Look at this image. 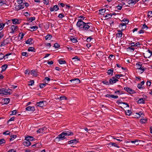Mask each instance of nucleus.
Masks as SVG:
<instances>
[{
	"label": "nucleus",
	"mask_w": 152,
	"mask_h": 152,
	"mask_svg": "<svg viewBox=\"0 0 152 152\" xmlns=\"http://www.w3.org/2000/svg\"><path fill=\"white\" fill-rule=\"evenodd\" d=\"M35 18L34 17H31V18H28V19H27V20L28 21H31V22H32V21L35 20Z\"/></svg>",
	"instance_id": "37"
},
{
	"label": "nucleus",
	"mask_w": 152,
	"mask_h": 152,
	"mask_svg": "<svg viewBox=\"0 0 152 152\" xmlns=\"http://www.w3.org/2000/svg\"><path fill=\"white\" fill-rule=\"evenodd\" d=\"M105 17L106 18L107 17V19L110 18L112 17L110 13V14H107L105 16Z\"/></svg>",
	"instance_id": "57"
},
{
	"label": "nucleus",
	"mask_w": 152,
	"mask_h": 152,
	"mask_svg": "<svg viewBox=\"0 0 152 152\" xmlns=\"http://www.w3.org/2000/svg\"><path fill=\"white\" fill-rule=\"evenodd\" d=\"M1 94L7 95L10 94L7 91H6V90L4 88H2L0 89V95Z\"/></svg>",
	"instance_id": "6"
},
{
	"label": "nucleus",
	"mask_w": 152,
	"mask_h": 152,
	"mask_svg": "<svg viewBox=\"0 0 152 152\" xmlns=\"http://www.w3.org/2000/svg\"><path fill=\"white\" fill-rule=\"evenodd\" d=\"M34 83V81L33 80H31L29 82L28 85L29 86H32Z\"/></svg>",
	"instance_id": "55"
},
{
	"label": "nucleus",
	"mask_w": 152,
	"mask_h": 152,
	"mask_svg": "<svg viewBox=\"0 0 152 152\" xmlns=\"http://www.w3.org/2000/svg\"><path fill=\"white\" fill-rule=\"evenodd\" d=\"M151 15H152V11H149L148 12V17H150Z\"/></svg>",
	"instance_id": "63"
},
{
	"label": "nucleus",
	"mask_w": 152,
	"mask_h": 152,
	"mask_svg": "<svg viewBox=\"0 0 152 152\" xmlns=\"http://www.w3.org/2000/svg\"><path fill=\"white\" fill-rule=\"evenodd\" d=\"M135 4L133 0H130L128 1V4Z\"/></svg>",
	"instance_id": "53"
},
{
	"label": "nucleus",
	"mask_w": 152,
	"mask_h": 152,
	"mask_svg": "<svg viewBox=\"0 0 152 152\" xmlns=\"http://www.w3.org/2000/svg\"><path fill=\"white\" fill-rule=\"evenodd\" d=\"M26 110L28 111H33L35 110V109L34 107H31L30 106H28L26 108Z\"/></svg>",
	"instance_id": "17"
},
{
	"label": "nucleus",
	"mask_w": 152,
	"mask_h": 152,
	"mask_svg": "<svg viewBox=\"0 0 152 152\" xmlns=\"http://www.w3.org/2000/svg\"><path fill=\"white\" fill-rule=\"evenodd\" d=\"M11 31L10 32L11 33H14L15 30H17L18 28V26L12 25L11 27Z\"/></svg>",
	"instance_id": "13"
},
{
	"label": "nucleus",
	"mask_w": 152,
	"mask_h": 152,
	"mask_svg": "<svg viewBox=\"0 0 152 152\" xmlns=\"http://www.w3.org/2000/svg\"><path fill=\"white\" fill-rule=\"evenodd\" d=\"M59 10V8L57 5H54L53 7H50V12H53L54 11H57Z\"/></svg>",
	"instance_id": "9"
},
{
	"label": "nucleus",
	"mask_w": 152,
	"mask_h": 152,
	"mask_svg": "<svg viewBox=\"0 0 152 152\" xmlns=\"http://www.w3.org/2000/svg\"><path fill=\"white\" fill-rule=\"evenodd\" d=\"M74 59L76 60H75V61H80V58H79L77 56H75L74 57H73L72 58V60H73Z\"/></svg>",
	"instance_id": "42"
},
{
	"label": "nucleus",
	"mask_w": 152,
	"mask_h": 152,
	"mask_svg": "<svg viewBox=\"0 0 152 152\" xmlns=\"http://www.w3.org/2000/svg\"><path fill=\"white\" fill-rule=\"evenodd\" d=\"M46 102V101H40L37 103L36 105L37 106L42 107L44 106V103Z\"/></svg>",
	"instance_id": "11"
},
{
	"label": "nucleus",
	"mask_w": 152,
	"mask_h": 152,
	"mask_svg": "<svg viewBox=\"0 0 152 152\" xmlns=\"http://www.w3.org/2000/svg\"><path fill=\"white\" fill-rule=\"evenodd\" d=\"M29 28L31 29V30H29L31 31H36L38 28V27L37 26H34L32 27H30Z\"/></svg>",
	"instance_id": "21"
},
{
	"label": "nucleus",
	"mask_w": 152,
	"mask_h": 152,
	"mask_svg": "<svg viewBox=\"0 0 152 152\" xmlns=\"http://www.w3.org/2000/svg\"><path fill=\"white\" fill-rule=\"evenodd\" d=\"M70 39L72 42L73 43H76L77 42V39L73 36H71Z\"/></svg>",
	"instance_id": "22"
},
{
	"label": "nucleus",
	"mask_w": 152,
	"mask_h": 152,
	"mask_svg": "<svg viewBox=\"0 0 152 152\" xmlns=\"http://www.w3.org/2000/svg\"><path fill=\"white\" fill-rule=\"evenodd\" d=\"M78 140L77 139L74 140H72L68 141V143L69 144H72L73 145H74L76 144L77 142H79Z\"/></svg>",
	"instance_id": "10"
},
{
	"label": "nucleus",
	"mask_w": 152,
	"mask_h": 152,
	"mask_svg": "<svg viewBox=\"0 0 152 152\" xmlns=\"http://www.w3.org/2000/svg\"><path fill=\"white\" fill-rule=\"evenodd\" d=\"M145 28H146V29H147L148 28V27L145 24H144L143 25L142 27V29H144Z\"/></svg>",
	"instance_id": "62"
},
{
	"label": "nucleus",
	"mask_w": 152,
	"mask_h": 152,
	"mask_svg": "<svg viewBox=\"0 0 152 152\" xmlns=\"http://www.w3.org/2000/svg\"><path fill=\"white\" fill-rule=\"evenodd\" d=\"M74 135L73 133L71 131H64L59 134L57 137L55 139V141L58 142L60 140H63L65 139V136H72Z\"/></svg>",
	"instance_id": "1"
},
{
	"label": "nucleus",
	"mask_w": 152,
	"mask_h": 152,
	"mask_svg": "<svg viewBox=\"0 0 152 152\" xmlns=\"http://www.w3.org/2000/svg\"><path fill=\"white\" fill-rule=\"evenodd\" d=\"M121 26L123 28V29H125L126 27V24L123 23L120 24V26H119L120 27Z\"/></svg>",
	"instance_id": "34"
},
{
	"label": "nucleus",
	"mask_w": 152,
	"mask_h": 152,
	"mask_svg": "<svg viewBox=\"0 0 152 152\" xmlns=\"http://www.w3.org/2000/svg\"><path fill=\"white\" fill-rule=\"evenodd\" d=\"M28 51H31L34 52H35V49L34 47H30L28 49Z\"/></svg>",
	"instance_id": "24"
},
{
	"label": "nucleus",
	"mask_w": 152,
	"mask_h": 152,
	"mask_svg": "<svg viewBox=\"0 0 152 152\" xmlns=\"http://www.w3.org/2000/svg\"><path fill=\"white\" fill-rule=\"evenodd\" d=\"M122 35L123 33H117L116 34V36L117 37L121 38Z\"/></svg>",
	"instance_id": "43"
},
{
	"label": "nucleus",
	"mask_w": 152,
	"mask_h": 152,
	"mask_svg": "<svg viewBox=\"0 0 152 152\" xmlns=\"http://www.w3.org/2000/svg\"><path fill=\"white\" fill-rule=\"evenodd\" d=\"M55 48H57L60 47V45L57 43H55L54 44V46Z\"/></svg>",
	"instance_id": "52"
},
{
	"label": "nucleus",
	"mask_w": 152,
	"mask_h": 152,
	"mask_svg": "<svg viewBox=\"0 0 152 152\" xmlns=\"http://www.w3.org/2000/svg\"><path fill=\"white\" fill-rule=\"evenodd\" d=\"M76 25L80 30L87 31V28L89 27L87 25L85 26V23L81 19L78 20Z\"/></svg>",
	"instance_id": "2"
},
{
	"label": "nucleus",
	"mask_w": 152,
	"mask_h": 152,
	"mask_svg": "<svg viewBox=\"0 0 152 152\" xmlns=\"http://www.w3.org/2000/svg\"><path fill=\"white\" fill-rule=\"evenodd\" d=\"M46 86V84L44 83H41L39 85V87L41 88H42Z\"/></svg>",
	"instance_id": "56"
},
{
	"label": "nucleus",
	"mask_w": 152,
	"mask_h": 152,
	"mask_svg": "<svg viewBox=\"0 0 152 152\" xmlns=\"http://www.w3.org/2000/svg\"><path fill=\"white\" fill-rule=\"evenodd\" d=\"M31 75L34 76H36L37 75V72L34 70H32L31 72Z\"/></svg>",
	"instance_id": "26"
},
{
	"label": "nucleus",
	"mask_w": 152,
	"mask_h": 152,
	"mask_svg": "<svg viewBox=\"0 0 152 152\" xmlns=\"http://www.w3.org/2000/svg\"><path fill=\"white\" fill-rule=\"evenodd\" d=\"M145 98H141L138 101V103L139 104H145Z\"/></svg>",
	"instance_id": "19"
},
{
	"label": "nucleus",
	"mask_w": 152,
	"mask_h": 152,
	"mask_svg": "<svg viewBox=\"0 0 152 152\" xmlns=\"http://www.w3.org/2000/svg\"><path fill=\"white\" fill-rule=\"evenodd\" d=\"M4 104H8L10 101V99L9 98H5L4 99Z\"/></svg>",
	"instance_id": "31"
},
{
	"label": "nucleus",
	"mask_w": 152,
	"mask_h": 152,
	"mask_svg": "<svg viewBox=\"0 0 152 152\" xmlns=\"http://www.w3.org/2000/svg\"><path fill=\"white\" fill-rule=\"evenodd\" d=\"M58 63L60 64H66V62L64 60L61 59H60L58 60Z\"/></svg>",
	"instance_id": "29"
},
{
	"label": "nucleus",
	"mask_w": 152,
	"mask_h": 152,
	"mask_svg": "<svg viewBox=\"0 0 152 152\" xmlns=\"http://www.w3.org/2000/svg\"><path fill=\"white\" fill-rule=\"evenodd\" d=\"M64 16L63 13H61L59 14L58 16V17L60 18H62L64 17Z\"/></svg>",
	"instance_id": "44"
},
{
	"label": "nucleus",
	"mask_w": 152,
	"mask_h": 152,
	"mask_svg": "<svg viewBox=\"0 0 152 152\" xmlns=\"http://www.w3.org/2000/svg\"><path fill=\"white\" fill-rule=\"evenodd\" d=\"M147 119L142 118L140 120V122L142 124H144L147 123Z\"/></svg>",
	"instance_id": "28"
},
{
	"label": "nucleus",
	"mask_w": 152,
	"mask_h": 152,
	"mask_svg": "<svg viewBox=\"0 0 152 152\" xmlns=\"http://www.w3.org/2000/svg\"><path fill=\"white\" fill-rule=\"evenodd\" d=\"M142 66V65L141 64V63L138 62L136 64L135 68L137 69H140Z\"/></svg>",
	"instance_id": "14"
},
{
	"label": "nucleus",
	"mask_w": 152,
	"mask_h": 152,
	"mask_svg": "<svg viewBox=\"0 0 152 152\" xmlns=\"http://www.w3.org/2000/svg\"><path fill=\"white\" fill-rule=\"evenodd\" d=\"M135 46L137 47H139V46L140 45V43L139 42H137L136 43L134 44Z\"/></svg>",
	"instance_id": "64"
},
{
	"label": "nucleus",
	"mask_w": 152,
	"mask_h": 152,
	"mask_svg": "<svg viewBox=\"0 0 152 152\" xmlns=\"http://www.w3.org/2000/svg\"><path fill=\"white\" fill-rule=\"evenodd\" d=\"M124 102H123L121 101L120 100H117L116 103H117L118 104H123L124 103Z\"/></svg>",
	"instance_id": "59"
},
{
	"label": "nucleus",
	"mask_w": 152,
	"mask_h": 152,
	"mask_svg": "<svg viewBox=\"0 0 152 152\" xmlns=\"http://www.w3.org/2000/svg\"><path fill=\"white\" fill-rule=\"evenodd\" d=\"M17 2L18 4H21L23 3V0H17Z\"/></svg>",
	"instance_id": "61"
},
{
	"label": "nucleus",
	"mask_w": 152,
	"mask_h": 152,
	"mask_svg": "<svg viewBox=\"0 0 152 152\" xmlns=\"http://www.w3.org/2000/svg\"><path fill=\"white\" fill-rule=\"evenodd\" d=\"M20 34L21 35L20 40H21L23 38V36L24 35V34L20 33L19 34V37L20 36Z\"/></svg>",
	"instance_id": "58"
},
{
	"label": "nucleus",
	"mask_w": 152,
	"mask_h": 152,
	"mask_svg": "<svg viewBox=\"0 0 152 152\" xmlns=\"http://www.w3.org/2000/svg\"><path fill=\"white\" fill-rule=\"evenodd\" d=\"M118 81V80L115 78V77H113L110 79L109 83L111 84H113L114 83H115L116 82Z\"/></svg>",
	"instance_id": "5"
},
{
	"label": "nucleus",
	"mask_w": 152,
	"mask_h": 152,
	"mask_svg": "<svg viewBox=\"0 0 152 152\" xmlns=\"http://www.w3.org/2000/svg\"><path fill=\"white\" fill-rule=\"evenodd\" d=\"M47 128L45 126H44L42 127V128L39 129L37 131V133H43L45 131L47 130Z\"/></svg>",
	"instance_id": "4"
},
{
	"label": "nucleus",
	"mask_w": 152,
	"mask_h": 152,
	"mask_svg": "<svg viewBox=\"0 0 152 152\" xmlns=\"http://www.w3.org/2000/svg\"><path fill=\"white\" fill-rule=\"evenodd\" d=\"M4 58V59H5L4 54L2 53H0V60Z\"/></svg>",
	"instance_id": "45"
},
{
	"label": "nucleus",
	"mask_w": 152,
	"mask_h": 152,
	"mask_svg": "<svg viewBox=\"0 0 152 152\" xmlns=\"http://www.w3.org/2000/svg\"><path fill=\"white\" fill-rule=\"evenodd\" d=\"M5 24L1 23H0V30H2L5 26Z\"/></svg>",
	"instance_id": "49"
},
{
	"label": "nucleus",
	"mask_w": 152,
	"mask_h": 152,
	"mask_svg": "<svg viewBox=\"0 0 152 152\" xmlns=\"http://www.w3.org/2000/svg\"><path fill=\"white\" fill-rule=\"evenodd\" d=\"M85 26L87 25L89 27L87 28V31L89 29V31H93L94 29L92 27V24L90 22H88L87 23H85Z\"/></svg>",
	"instance_id": "3"
},
{
	"label": "nucleus",
	"mask_w": 152,
	"mask_h": 152,
	"mask_svg": "<svg viewBox=\"0 0 152 152\" xmlns=\"http://www.w3.org/2000/svg\"><path fill=\"white\" fill-rule=\"evenodd\" d=\"M23 144L25 146H28L30 145L31 143L29 140H26V141L23 142Z\"/></svg>",
	"instance_id": "18"
},
{
	"label": "nucleus",
	"mask_w": 152,
	"mask_h": 152,
	"mask_svg": "<svg viewBox=\"0 0 152 152\" xmlns=\"http://www.w3.org/2000/svg\"><path fill=\"white\" fill-rule=\"evenodd\" d=\"M139 83L137 84V87L139 89H142L143 88V87Z\"/></svg>",
	"instance_id": "50"
},
{
	"label": "nucleus",
	"mask_w": 152,
	"mask_h": 152,
	"mask_svg": "<svg viewBox=\"0 0 152 152\" xmlns=\"http://www.w3.org/2000/svg\"><path fill=\"white\" fill-rule=\"evenodd\" d=\"M70 81L73 83V84H77L80 82V80L78 78H75L71 80Z\"/></svg>",
	"instance_id": "8"
},
{
	"label": "nucleus",
	"mask_w": 152,
	"mask_h": 152,
	"mask_svg": "<svg viewBox=\"0 0 152 152\" xmlns=\"http://www.w3.org/2000/svg\"><path fill=\"white\" fill-rule=\"evenodd\" d=\"M12 22L14 24H18L20 23L19 21V20L17 19H13L11 20Z\"/></svg>",
	"instance_id": "16"
},
{
	"label": "nucleus",
	"mask_w": 152,
	"mask_h": 152,
	"mask_svg": "<svg viewBox=\"0 0 152 152\" xmlns=\"http://www.w3.org/2000/svg\"><path fill=\"white\" fill-rule=\"evenodd\" d=\"M60 100H67V98L65 96H61L59 97Z\"/></svg>",
	"instance_id": "39"
},
{
	"label": "nucleus",
	"mask_w": 152,
	"mask_h": 152,
	"mask_svg": "<svg viewBox=\"0 0 152 152\" xmlns=\"http://www.w3.org/2000/svg\"><path fill=\"white\" fill-rule=\"evenodd\" d=\"M17 136L16 135H12L11 136V138L10 139V141L13 140L14 139L17 137Z\"/></svg>",
	"instance_id": "36"
},
{
	"label": "nucleus",
	"mask_w": 152,
	"mask_h": 152,
	"mask_svg": "<svg viewBox=\"0 0 152 152\" xmlns=\"http://www.w3.org/2000/svg\"><path fill=\"white\" fill-rule=\"evenodd\" d=\"M52 36L50 34H48L45 37V40H50L52 38Z\"/></svg>",
	"instance_id": "23"
},
{
	"label": "nucleus",
	"mask_w": 152,
	"mask_h": 152,
	"mask_svg": "<svg viewBox=\"0 0 152 152\" xmlns=\"http://www.w3.org/2000/svg\"><path fill=\"white\" fill-rule=\"evenodd\" d=\"M6 142L5 140L4 139H0V145L5 143Z\"/></svg>",
	"instance_id": "47"
},
{
	"label": "nucleus",
	"mask_w": 152,
	"mask_h": 152,
	"mask_svg": "<svg viewBox=\"0 0 152 152\" xmlns=\"http://www.w3.org/2000/svg\"><path fill=\"white\" fill-rule=\"evenodd\" d=\"M21 8L20 7H19V5L16 6L15 7V10L16 11H18L20 10L21 9Z\"/></svg>",
	"instance_id": "48"
},
{
	"label": "nucleus",
	"mask_w": 152,
	"mask_h": 152,
	"mask_svg": "<svg viewBox=\"0 0 152 152\" xmlns=\"http://www.w3.org/2000/svg\"><path fill=\"white\" fill-rule=\"evenodd\" d=\"M146 69V68L144 67V66H141V67L140 70H141V73H142L144 71H145Z\"/></svg>",
	"instance_id": "38"
},
{
	"label": "nucleus",
	"mask_w": 152,
	"mask_h": 152,
	"mask_svg": "<svg viewBox=\"0 0 152 152\" xmlns=\"http://www.w3.org/2000/svg\"><path fill=\"white\" fill-rule=\"evenodd\" d=\"M132 112L131 110H128L127 111H125V113L126 115H131Z\"/></svg>",
	"instance_id": "33"
},
{
	"label": "nucleus",
	"mask_w": 152,
	"mask_h": 152,
	"mask_svg": "<svg viewBox=\"0 0 152 152\" xmlns=\"http://www.w3.org/2000/svg\"><path fill=\"white\" fill-rule=\"evenodd\" d=\"M108 145H109L113 146L115 147L118 148H119V147L117 145V144L115 143L110 142L108 144Z\"/></svg>",
	"instance_id": "25"
},
{
	"label": "nucleus",
	"mask_w": 152,
	"mask_h": 152,
	"mask_svg": "<svg viewBox=\"0 0 152 152\" xmlns=\"http://www.w3.org/2000/svg\"><path fill=\"white\" fill-rule=\"evenodd\" d=\"M102 83L104 84L109 85V83L107 81L104 80L102 81Z\"/></svg>",
	"instance_id": "51"
},
{
	"label": "nucleus",
	"mask_w": 152,
	"mask_h": 152,
	"mask_svg": "<svg viewBox=\"0 0 152 152\" xmlns=\"http://www.w3.org/2000/svg\"><path fill=\"white\" fill-rule=\"evenodd\" d=\"M21 54L22 56H25L26 57H27L28 56L27 53L26 52H23Z\"/></svg>",
	"instance_id": "41"
},
{
	"label": "nucleus",
	"mask_w": 152,
	"mask_h": 152,
	"mask_svg": "<svg viewBox=\"0 0 152 152\" xmlns=\"http://www.w3.org/2000/svg\"><path fill=\"white\" fill-rule=\"evenodd\" d=\"M34 42L33 39L30 38H29L26 41L25 43L26 44L31 45L33 44Z\"/></svg>",
	"instance_id": "12"
},
{
	"label": "nucleus",
	"mask_w": 152,
	"mask_h": 152,
	"mask_svg": "<svg viewBox=\"0 0 152 152\" xmlns=\"http://www.w3.org/2000/svg\"><path fill=\"white\" fill-rule=\"evenodd\" d=\"M113 69H109L107 71V73L108 75H110V76H112L113 75Z\"/></svg>",
	"instance_id": "27"
},
{
	"label": "nucleus",
	"mask_w": 152,
	"mask_h": 152,
	"mask_svg": "<svg viewBox=\"0 0 152 152\" xmlns=\"http://www.w3.org/2000/svg\"><path fill=\"white\" fill-rule=\"evenodd\" d=\"M106 10L105 9H103L101 10H99V12L101 14H103L105 12Z\"/></svg>",
	"instance_id": "40"
},
{
	"label": "nucleus",
	"mask_w": 152,
	"mask_h": 152,
	"mask_svg": "<svg viewBox=\"0 0 152 152\" xmlns=\"http://www.w3.org/2000/svg\"><path fill=\"white\" fill-rule=\"evenodd\" d=\"M115 94H116L117 93H118V94H124V93L123 92V91H120L119 90H118L115 91Z\"/></svg>",
	"instance_id": "35"
},
{
	"label": "nucleus",
	"mask_w": 152,
	"mask_h": 152,
	"mask_svg": "<svg viewBox=\"0 0 152 152\" xmlns=\"http://www.w3.org/2000/svg\"><path fill=\"white\" fill-rule=\"evenodd\" d=\"M131 88H129L128 87H124V89L126 91L128 92L129 93L130 92V90Z\"/></svg>",
	"instance_id": "46"
},
{
	"label": "nucleus",
	"mask_w": 152,
	"mask_h": 152,
	"mask_svg": "<svg viewBox=\"0 0 152 152\" xmlns=\"http://www.w3.org/2000/svg\"><path fill=\"white\" fill-rule=\"evenodd\" d=\"M93 38L91 37H89L87 38L86 39V41L88 42H89L91 41V39H93Z\"/></svg>",
	"instance_id": "54"
},
{
	"label": "nucleus",
	"mask_w": 152,
	"mask_h": 152,
	"mask_svg": "<svg viewBox=\"0 0 152 152\" xmlns=\"http://www.w3.org/2000/svg\"><path fill=\"white\" fill-rule=\"evenodd\" d=\"M110 97L113 98L114 99H117L118 98V96L111 95Z\"/></svg>",
	"instance_id": "60"
},
{
	"label": "nucleus",
	"mask_w": 152,
	"mask_h": 152,
	"mask_svg": "<svg viewBox=\"0 0 152 152\" xmlns=\"http://www.w3.org/2000/svg\"><path fill=\"white\" fill-rule=\"evenodd\" d=\"M7 66H8V65L7 64H4V65H2L1 67V68H2V69L1 72L5 70L6 68H7Z\"/></svg>",
	"instance_id": "30"
},
{
	"label": "nucleus",
	"mask_w": 152,
	"mask_h": 152,
	"mask_svg": "<svg viewBox=\"0 0 152 152\" xmlns=\"http://www.w3.org/2000/svg\"><path fill=\"white\" fill-rule=\"evenodd\" d=\"M7 39H6L4 40L1 43V44L0 45V47L6 45L8 43V41L7 40Z\"/></svg>",
	"instance_id": "20"
},
{
	"label": "nucleus",
	"mask_w": 152,
	"mask_h": 152,
	"mask_svg": "<svg viewBox=\"0 0 152 152\" xmlns=\"http://www.w3.org/2000/svg\"><path fill=\"white\" fill-rule=\"evenodd\" d=\"M50 80V78L48 77H45L43 81L46 84H48V83H46V82H48Z\"/></svg>",
	"instance_id": "32"
},
{
	"label": "nucleus",
	"mask_w": 152,
	"mask_h": 152,
	"mask_svg": "<svg viewBox=\"0 0 152 152\" xmlns=\"http://www.w3.org/2000/svg\"><path fill=\"white\" fill-rule=\"evenodd\" d=\"M26 140H28L30 141H33L35 140L34 138L31 136H27L25 137Z\"/></svg>",
	"instance_id": "15"
},
{
	"label": "nucleus",
	"mask_w": 152,
	"mask_h": 152,
	"mask_svg": "<svg viewBox=\"0 0 152 152\" xmlns=\"http://www.w3.org/2000/svg\"><path fill=\"white\" fill-rule=\"evenodd\" d=\"M146 56V58H149L152 55V52L148 49L145 53Z\"/></svg>",
	"instance_id": "7"
}]
</instances>
